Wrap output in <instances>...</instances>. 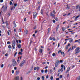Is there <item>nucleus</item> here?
<instances>
[{
	"instance_id": "f257e3e1",
	"label": "nucleus",
	"mask_w": 80,
	"mask_h": 80,
	"mask_svg": "<svg viewBox=\"0 0 80 80\" xmlns=\"http://www.w3.org/2000/svg\"><path fill=\"white\" fill-rule=\"evenodd\" d=\"M79 50H80V48H79L78 47H77L75 50L76 52L75 53V54H77V53H79V52H80Z\"/></svg>"
},
{
	"instance_id": "f03ea898",
	"label": "nucleus",
	"mask_w": 80,
	"mask_h": 80,
	"mask_svg": "<svg viewBox=\"0 0 80 80\" xmlns=\"http://www.w3.org/2000/svg\"><path fill=\"white\" fill-rule=\"evenodd\" d=\"M60 64V61L57 60L55 63V67H58V65Z\"/></svg>"
},
{
	"instance_id": "7ed1b4c3",
	"label": "nucleus",
	"mask_w": 80,
	"mask_h": 80,
	"mask_svg": "<svg viewBox=\"0 0 80 80\" xmlns=\"http://www.w3.org/2000/svg\"><path fill=\"white\" fill-rule=\"evenodd\" d=\"M25 63V60H23L20 64L19 66H20L21 67H22V66L24 65Z\"/></svg>"
},
{
	"instance_id": "20e7f679",
	"label": "nucleus",
	"mask_w": 80,
	"mask_h": 80,
	"mask_svg": "<svg viewBox=\"0 0 80 80\" xmlns=\"http://www.w3.org/2000/svg\"><path fill=\"white\" fill-rule=\"evenodd\" d=\"M15 41H14L12 42V47L13 49H15Z\"/></svg>"
},
{
	"instance_id": "39448f33",
	"label": "nucleus",
	"mask_w": 80,
	"mask_h": 80,
	"mask_svg": "<svg viewBox=\"0 0 80 80\" xmlns=\"http://www.w3.org/2000/svg\"><path fill=\"white\" fill-rule=\"evenodd\" d=\"M33 18H35L36 17H37V13L36 12H34L33 13Z\"/></svg>"
},
{
	"instance_id": "423d86ee",
	"label": "nucleus",
	"mask_w": 80,
	"mask_h": 80,
	"mask_svg": "<svg viewBox=\"0 0 80 80\" xmlns=\"http://www.w3.org/2000/svg\"><path fill=\"white\" fill-rule=\"evenodd\" d=\"M12 65L14 67L17 66V62L16 61H12Z\"/></svg>"
},
{
	"instance_id": "0eeeda50",
	"label": "nucleus",
	"mask_w": 80,
	"mask_h": 80,
	"mask_svg": "<svg viewBox=\"0 0 80 80\" xmlns=\"http://www.w3.org/2000/svg\"><path fill=\"white\" fill-rule=\"evenodd\" d=\"M59 53H61V54L62 55H63V54L64 55V52H62V50H60L58 52V54Z\"/></svg>"
},
{
	"instance_id": "6e6552de",
	"label": "nucleus",
	"mask_w": 80,
	"mask_h": 80,
	"mask_svg": "<svg viewBox=\"0 0 80 80\" xmlns=\"http://www.w3.org/2000/svg\"><path fill=\"white\" fill-rule=\"evenodd\" d=\"M50 16H52V17H55V14H53L52 12L50 13Z\"/></svg>"
},
{
	"instance_id": "1a4fd4ad",
	"label": "nucleus",
	"mask_w": 80,
	"mask_h": 80,
	"mask_svg": "<svg viewBox=\"0 0 80 80\" xmlns=\"http://www.w3.org/2000/svg\"><path fill=\"white\" fill-rule=\"evenodd\" d=\"M17 47L19 48H21V45L19 43L18 44Z\"/></svg>"
},
{
	"instance_id": "9d476101",
	"label": "nucleus",
	"mask_w": 80,
	"mask_h": 80,
	"mask_svg": "<svg viewBox=\"0 0 80 80\" xmlns=\"http://www.w3.org/2000/svg\"><path fill=\"white\" fill-rule=\"evenodd\" d=\"M19 79V77L17 76L15 78V80H18Z\"/></svg>"
},
{
	"instance_id": "9b49d317",
	"label": "nucleus",
	"mask_w": 80,
	"mask_h": 80,
	"mask_svg": "<svg viewBox=\"0 0 80 80\" xmlns=\"http://www.w3.org/2000/svg\"><path fill=\"white\" fill-rule=\"evenodd\" d=\"M41 13L42 15H43V9H42L41 11Z\"/></svg>"
},
{
	"instance_id": "f8f14e48",
	"label": "nucleus",
	"mask_w": 80,
	"mask_h": 80,
	"mask_svg": "<svg viewBox=\"0 0 80 80\" xmlns=\"http://www.w3.org/2000/svg\"><path fill=\"white\" fill-rule=\"evenodd\" d=\"M42 51H43V49H39V52L40 53H42Z\"/></svg>"
},
{
	"instance_id": "ddd939ff",
	"label": "nucleus",
	"mask_w": 80,
	"mask_h": 80,
	"mask_svg": "<svg viewBox=\"0 0 80 80\" xmlns=\"http://www.w3.org/2000/svg\"><path fill=\"white\" fill-rule=\"evenodd\" d=\"M69 42H70V43H72V42H73V39L70 38V40H69Z\"/></svg>"
},
{
	"instance_id": "4468645a",
	"label": "nucleus",
	"mask_w": 80,
	"mask_h": 80,
	"mask_svg": "<svg viewBox=\"0 0 80 80\" xmlns=\"http://www.w3.org/2000/svg\"><path fill=\"white\" fill-rule=\"evenodd\" d=\"M50 28H48V34L49 33H50Z\"/></svg>"
},
{
	"instance_id": "2eb2a0df",
	"label": "nucleus",
	"mask_w": 80,
	"mask_h": 80,
	"mask_svg": "<svg viewBox=\"0 0 80 80\" xmlns=\"http://www.w3.org/2000/svg\"><path fill=\"white\" fill-rule=\"evenodd\" d=\"M59 28V25H58L56 27V30L57 31L58 30V28Z\"/></svg>"
},
{
	"instance_id": "dca6fc26",
	"label": "nucleus",
	"mask_w": 80,
	"mask_h": 80,
	"mask_svg": "<svg viewBox=\"0 0 80 80\" xmlns=\"http://www.w3.org/2000/svg\"><path fill=\"white\" fill-rule=\"evenodd\" d=\"M55 20L56 21H57V22H58V18H55Z\"/></svg>"
},
{
	"instance_id": "f3484780",
	"label": "nucleus",
	"mask_w": 80,
	"mask_h": 80,
	"mask_svg": "<svg viewBox=\"0 0 80 80\" xmlns=\"http://www.w3.org/2000/svg\"><path fill=\"white\" fill-rule=\"evenodd\" d=\"M23 53L22 52H19L18 53V55H22Z\"/></svg>"
},
{
	"instance_id": "a211bd4d",
	"label": "nucleus",
	"mask_w": 80,
	"mask_h": 80,
	"mask_svg": "<svg viewBox=\"0 0 80 80\" xmlns=\"http://www.w3.org/2000/svg\"><path fill=\"white\" fill-rule=\"evenodd\" d=\"M52 13H53L54 15H55V14H56V12H55V10H54L53 11Z\"/></svg>"
},
{
	"instance_id": "6ab92c4d",
	"label": "nucleus",
	"mask_w": 80,
	"mask_h": 80,
	"mask_svg": "<svg viewBox=\"0 0 80 80\" xmlns=\"http://www.w3.org/2000/svg\"><path fill=\"white\" fill-rule=\"evenodd\" d=\"M67 8L68 9H70V7L68 6V5L67 4Z\"/></svg>"
},
{
	"instance_id": "aec40b11",
	"label": "nucleus",
	"mask_w": 80,
	"mask_h": 80,
	"mask_svg": "<svg viewBox=\"0 0 80 80\" xmlns=\"http://www.w3.org/2000/svg\"><path fill=\"white\" fill-rule=\"evenodd\" d=\"M62 31H65V28H63V27L62 28Z\"/></svg>"
},
{
	"instance_id": "412c9836",
	"label": "nucleus",
	"mask_w": 80,
	"mask_h": 80,
	"mask_svg": "<svg viewBox=\"0 0 80 80\" xmlns=\"http://www.w3.org/2000/svg\"><path fill=\"white\" fill-rule=\"evenodd\" d=\"M25 33H26V34H27V33H28V30H26Z\"/></svg>"
},
{
	"instance_id": "4be33fe9",
	"label": "nucleus",
	"mask_w": 80,
	"mask_h": 80,
	"mask_svg": "<svg viewBox=\"0 0 80 80\" xmlns=\"http://www.w3.org/2000/svg\"><path fill=\"white\" fill-rule=\"evenodd\" d=\"M52 40L53 41H55V40H56V39H55V38L54 37H53V38H52Z\"/></svg>"
},
{
	"instance_id": "5701e85b",
	"label": "nucleus",
	"mask_w": 80,
	"mask_h": 80,
	"mask_svg": "<svg viewBox=\"0 0 80 80\" xmlns=\"http://www.w3.org/2000/svg\"><path fill=\"white\" fill-rule=\"evenodd\" d=\"M13 25H14V26L15 27H17V25H16V24H15V22H14L13 23Z\"/></svg>"
},
{
	"instance_id": "b1692460",
	"label": "nucleus",
	"mask_w": 80,
	"mask_h": 80,
	"mask_svg": "<svg viewBox=\"0 0 80 80\" xmlns=\"http://www.w3.org/2000/svg\"><path fill=\"white\" fill-rule=\"evenodd\" d=\"M44 72L45 73H47V72H48V70L47 69H46L45 70Z\"/></svg>"
},
{
	"instance_id": "393cba45",
	"label": "nucleus",
	"mask_w": 80,
	"mask_h": 80,
	"mask_svg": "<svg viewBox=\"0 0 80 80\" xmlns=\"http://www.w3.org/2000/svg\"><path fill=\"white\" fill-rule=\"evenodd\" d=\"M67 49H68V45L66 46V48H65L66 50H67Z\"/></svg>"
},
{
	"instance_id": "a878e982",
	"label": "nucleus",
	"mask_w": 80,
	"mask_h": 80,
	"mask_svg": "<svg viewBox=\"0 0 80 80\" xmlns=\"http://www.w3.org/2000/svg\"><path fill=\"white\" fill-rule=\"evenodd\" d=\"M39 69H40V68H39V67H38L37 68V71L39 70Z\"/></svg>"
},
{
	"instance_id": "bb28decb",
	"label": "nucleus",
	"mask_w": 80,
	"mask_h": 80,
	"mask_svg": "<svg viewBox=\"0 0 80 80\" xmlns=\"http://www.w3.org/2000/svg\"><path fill=\"white\" fill-rule=\"evenodd\" d=\"M61 72H63V69L62 68H61L60 69Z\"/></svg>"
},
{
	"instance_id": "cd10ccee",
	"label": "nucleus",
	"mask_w": 80,
	"mask_h": 80,
	"mask_svg": "<svg viewBox=\"0 0 80 80\" xmlns=\"http://www.w3.org/2000/svg\"><path fill=\"white\" fill-rule=\"evenodd\" d=\"M7 43L8 45L10 44V41H8L7 42Z\"/></svg>"
},
{
	"instance_id": "c85d7f7f",
	"label": "nucleus",
	"mask_w": 80,
	"mask_h": 80,
	"mask_svg": "<svg viewBox=\"0 0 80 80\" xmlns=\"http://www.w3.org/2000/svg\"><path fill=\"white\" fill-rule=\"evenodd\" d=\"M19 71H16V73H17V74L19 73Z\"/></svg>"
},
{
	"instance_id": "c756f323",
	"label": "nucleus",
	"mask_w": 80,
	"mask_h": 80,
	"mask_svg": "<svg viewBox=\"0 0 80 80\" xmlns=\"http://www.w3.org/2000/svg\"><path fill=\"white\" fill-rule=\"evenodd\" d=\"M55 53H53L52 54V56L53 57H55Z\"/></svg>"
},
{
	"instance_id": "7c9ffc66",
	"label": "nucleus",
	"mask_w": 80,
	"mask_h": 80,
	"mask_svg": "<svg viewBox=\"0 0 80 80\" xmlns=\"http://www.w3.org/2000/svg\"><path fill=\"white\" fill-rule=\"evenodd\" d=\"M72 48H70L68 50V52H70V51L71 49Z\"/></svg>"
},
{
	"instance_id": "2f4dec72",
	"label": "nucleus",
	"mask_w": 80,
	"mask_h": 80,
	"mask_svg": "<svg viewBox=\"0 0 80 80\" xmlns=\"http://www.w3.org/2000/svg\"><path fill=\"white\" fill-rule=\"evenodd\" d=\"M22 32V31L21 30V29L20 28L19 29V30L18 31V32Z\"/></svg>"
},
{
	"instance_id": "473e14b6",
	"label": "nucleus",
	"mask_w": 80,
	"mask_h": 80,
	"mask_svg": "<svg viewBox=\"0 0 80 80\" xmlns=\"http://www.w3.org/2000/svg\"><path fill=\"white\" fill-rule=\"evenodd\" d=\"M17 52H16L14 54V57H15L16 56V55H17Z\"/></svg>"
},
{
	"instance_id": "72a5a7b5",
	"label": "nucleus",
	"mask_w": 80,
	"mask_h": 80,
	"mask_svg": "<svg viewBox=\"0 0 80 80\" xmlns=\"http://www.w3.org/2000/svg\"><path fill=\"white\" fill-rule=\"evenodd\" d=\"M17 62L18 63H20V60H19V59L18 60H17Z\"/></svg>"
},
{
	"instance_id": "f704fd0d",
	"label": "nucleus",
	"mask_w": 80,
	"mask_h": 80,
	"mask_svg": "<svg viewBox=\"0 0 80 80\" xmlns=\"http://www.w3.org/2000/svg\"><path fill=\"white\" fill-rule=\"evenodd\" d=\"M18 42H19L20 43H22V42L21 41V40L20 39L18 40Z\"/></svg>"
},
{
	"instance_id": "c9c22d12",
	"label": "nucleus",
	"mask_w": 80,
	"mask_h": 80,
	"mask_svg": "<svg viewBox=\"0 0 80 80\" xmlns=\"http://www.w3.org/2000/svg\"><path fill=\"white\" fill-rule=\"evenodd\" d=\"M50 79L51 80H53V76H52L50 77Z\"/></svg>"
},
{
	"instance_id": "e433bc0d",
	"label": "nucleus",
	"mask_w": 80,
	"mask_h": 80,
	"mask_svg": "<svg viewBox=\"0 0 80 80\" xmlns=\"http://www.w3.org/2000/svg\"><path fill=\"white\" fill-rule=\"evenodd\" d=\"M63 62V61L62 60H60V63H62Z\"/></svg>"
},
{
	"instance_id": "4c0bfd02",
	"label": "nucleus",
	"mask_w": 80,
	"mask_h": 80,
	"mask_svg": "<svg viewBox=\"0 0 80 80\" xmlns=\"http://www.w3.org/2000/svg\"><path fill=\"white\" fill-rule=\"evenodd\" d=\"M70 69V67H68L67 68V70L69 71Z\"/></svg>"
},
{
	"instance_id": "58836bf2",
	"label": "nucleus",
	"mask_w": 80,
	"mask_h": 80,
	"mask_svg": "<svg viewBox=\"0 0 80 80\" xmlns=\"http://www.w3.org/2000/svg\"><path fill=\"white\" fill-rule=\"evenodd\" d=\"M7 15H8V17H10V13H8V14Z\"/></svg>"
},
{
	"instance_id": "ea45409f",
	"label": "nucleus",
	"mask_w": 80,
	"mask_h": 80,
	"mask_svg": "<svg viewBox=\"0 0 80 80\" xmlns=\"http://www.w3.org/2000/svg\"><path fill=\"white\" fill-rule=\"evenodd\" d=\"M37 79L38 80H40V77H38L37 78Z\"/></svg>"
},
{
	"instance_id": "a19ab883",
	"label": "nucleus",
	"mask_w": 80,
	"mask_h": 80,
	"mask_svg": "<svg viewBox=\"0 0 80 80\" xmlns=\"http://www.w3.org/2000/svg\"><path fill=\"white\" fill-rule=\"evenodd\" d=\"M8 54L7 53L5 55V56H6V57H8Z\"/></svg>"
},
{
	"instance_id": "79ce46f5",
	"label": "nucleus",
	"mask_w": 80,
	"mask_h": 80,
	"mask_svg": "<svg viewBox=\"0 0 80 80\" xmlns=\"http://www.w3.org/2000/svg\"><path fill=\"white\" fill-rule=\"evenodd\" d=\"M3 2V0H0V2H1V3H2V2Z\"/></svg>"
},
{
	"instance_id": "37998d69",
	"label": "nucleus",
	"mask_w": 80,
	"mask_h": 80,
	"mask_svg": "<svg viewBox=\"0 0 80 80\" xmlns=\"http://www.w3.org/2000/svg\"><path fill=\"white\" fill-rule=\"evenodd\" d=\"M24 20V22H26V21H27V18H25Z\"/></svg>"
},
{
	"instance_id": "c03bdc74",
	"label": "nucleus",
	"mask_w": 80,
	"mask_h": 80,
	"mask_svg": "<svg viewBox=\"0 0 80 80\" xmlns=\"http://www.w3.org/2000/svg\"><path fill=\"white\" fill-rule=\"evenodd\" d=\"M52 22L53 23H55V20H52Z\"/></svg>"
},
{
	"instance_id": "a18cd8bd",
	"label": "nucleus",
	"mask_w": 80,
	"mask_h": 80,
	"mask_svg": "<svg viewBox=\"0 0 80 80\" xmlns=\"http://www.w3.org/2000/svg\"><path fill=\"white\" fill-rule=\"evenodd\" d=\"M78 7H79L78 5H77L76 6V9H78Z\"/></svg>"
},
{
	"instance_id": "49530a36",
	"label": "nucleus",
	"mask_w": 80,
	"mask_h": 80,
	"mask_svg": "<svg viewBox=\"0 0 80 80\" xmlns=\"http://www.w3.org/2000/svg\"><path fill=\"white\" fill-rule=\"evenodd\" d=\"M3 64H2L1 66V68H3Z\"/></svg>"
},
{
	"instance_id": "de8ad7c7",
	"label": "nucleus",
	"mask_w": 80,
	"mask_h": 80,
	"mask_svg": "<svg viewBox=\"0 0 80 80\" xmlns=\"http://www.w3.org/2000/svg\"><path fill=\"white\" fill-rule=\"evenodd\" d=\"M12 1H10V5H12Z\"/></svg>"
},
{
	"instance_id": "09e8293b",
	"label": "nucleus",
	"mask_w": 80,
	"mask_h": 80,
	"mask_svg": "<svg viewBox=\"0 0 80 80\" xmlns=\"http://www.w3.org/2000/svg\"><path fill=\"white\" fill-rule=\"evenodd\" d=\"M6 26H7V28H8V22H7L6 23Z\"/></svg>"
},
{
	"instance_id": "8fccbe9b",
	"label": "nucleus",
	"mask_w": 80,
	"mask_h": 80,
	"mask_svg": "<svg viewBox=\"0 0 80 80\" xmlns=\"http://www.w3.org/2000/svg\"><path fill=\"white\" fill-rule=\"evenodd\" d=\"M43 72H44V70H41V72L43 73Z\"/></svg>"
},
{
	"instance_id": "3c124183",
	"label": "nucleus",
	"mask_w": 80,
	"mask_h": 80,
	"mask_svg": "<svg viewBox=\"0 0 80 80\" xmlns=\"http://www.w3.org/2000/svg\"><path fill=\"white\" fill-rule=\"evenodd\" d=\"M49 39L50 40H52V39L53 38H52L51 37Z\"/></svg>"
},
{
	"instance_id": "603ef678",
	"label": "nucleus",
	"mask_w": 80,
	"mask_h": 80,
	"mask_svg": "<svg viewBox=\"0 0 80 80\" xmlns=\"http://www.w3.org/2000/svg\"><path fill=\"white\" fill-rule=\"evenodd\" d=\"M40 7L38 6V10H40Z\"/></svg>"
},
{
	"instance_id": "864d4df0",
	"label": "nucleus",
	"mask_w": 80,
	"mask_h": 80,
	"mask_svg": "<svg viewBox=\"0 0 80 80\" xmlns=\"http://www.w3.org/2000/svg\"><path fill=\"white\" fill-rule=\"evenodd\" d=\"M8 48H9V49L11 48V46H10V45H9V46H8Z\"/></svg>"
},
{
	"instance_id": "5fc2aeb1",
	"label": "nucleus",
	"mask_w": 80,
	"mask_h": 80,
	"mask_svg": "<svg viewBox=\"0 0 80 80\" xmlns=\"http://www.w3.org/2000/svg\"><path fill=\"white\" fill-rule=\"evenodd\" d=\"M60 78H62V75H61L59 77Z\"/></svg>"
},
{
	"instance_id": "6e6d98bb",
	"label": "nucleus",
	"mask_w": 80,
	"mask_h": 80,
	"mask_svg": "<svg viewBox=\"0 0 80 80\" xmlns=\"http://www.w3.org/2000/svg\"><path fill=\"white\" fill-rule=\"evenodd\" d=\"M32 43V41L30 40V44H31Z\"/></svg>"
},
{
	"instance_id": "4d7b16f0",
	"label": "nucleus",
	"mask_w": 80,
	"mask_h": 80,
	"mask_svg": "<svg viewBox=\"0 0 80 80\" xmlns=\"http://www.w3.org/2000/svg\"><path fill=\"white\" fill-rule=\"evenodd\" d=\"M46 78H47H47H48V76L47 75L46 76Z\"/></svg>"
},
{
	"instance_id": "13d9d810",
	"label": "nucleus",
	"mask_w": 80,
	"mask_h": 80,
	"mask_svg": "<svg viewBox=\"0 0 80 80\" xmlns=\"http://www.w3.org/2000/svg\"><path fill=\"white\" fill-rule=\"evenodd\" d=\"M12 73H14V70H12Z\"/></svg>"
},
{
	"instance_id": "bf43d9fd",
	"label": "nucleus",
	"mask_w": 80,
	"mask_h": 80,
	"mask_svg": "<svg viewBox=\"0 0 80 80\" xmlns=\"http://www.w3.org/2000/svg\"><path fill=\"white\" fill-rule=\"evenodd\" d=\"M68 47H70V43H68Z\"/></svg>"
},
{
	"instance_id": "052dcab7",
	"label": "nucleus",
	"mask_w": 80,
	"mask_h": 80,
	"mask_svg": "<svg viewBox=\"0 0 80 80\" xmlns=\"http://www.w3.org/2000/svg\"><path fill=\"white\" fill-rule=\"evenodd\" d=\"M37 70V67H34V70Z\"/></svg>"
},
{
	"instance_id": "680f3d73",
	"label": "nucleus",
	"mask_w": 80,
	"mask_h": 80,
	"mask_svg": "<svg viewBox=\"0 0 80 80\" xmlns=\"http://www.w3.org/2000/svg\"><path fill=\"white\" fill-rule=\"evenodd\" d=\"M63 67H64L63 65L62 64V65H61V67H62V68H63Z\"/></svg>"
},
{
	"instance_id": "e2e57ef3",
	"label": "nucleus",
	"mask_w": 80,
	"mask_h": 80,
	"mask_svg": "<svg viewBox=\"0 0 80 80\" xmlns=\"http://www.w3.org/2000/svg\"><path fill=\"white\" fill-rule=\"evenodd\" d=\"M21 80H23V78L22 77H21Z\"/></svg>"
},
{
	"instance_id": "0e129e2a",
	"label": "nucleus",
	"mask_w": 80,
	"mask_h": 80,
	"mask_svg": "<svg viewBox=\"0 0 80 80\" xmlns=\"http://www.w3.org/2000/svg\"><path fill=\"white\" fill-rule=\"evenodd\" d=\"M17 4H14L15 7H17Z\"/></svg>"
},
{
	"instance_id": "69168bd1",
	"label": "nucleus",
	"mask_w": 80,
	"mask_h": 80,
	"mask_svg": "<svg viewBox=\"0 0 80 80\" xmlns=\"http://www.w3.org/2000/svg\"><path fill=\"white\" fill-rule=\"evenodd\" d=\"M78 43H80V39H79L78 40Z\"/></svg>"
},
{
	"instance_id": "338daca9",
	"label": "nucleus",
	"mask_w": 80,
	"mask_h": 80,
	"mask_svg": "<svg viewBox=\"0 0 80 80\" xmlns=\"http://www.w3.org/2000/svg\"><path fill=\"white\" fill-rule=\"evenodd\" d=\"M56 80H59V78H57L56 79Z\"/></svg>"
},
{
	"instance_id": "774afa93",
	"label": "nucleus",
	"mask_w": 80,
	"mask_h": 80,
	"mask_svg": "<svg viewBox=\"0 0 80 80\" xmlns=\"http://www.w3.org/2000/svg\"><path fill=\"white\" fill-rule=\"evenodd\" d=\"M78 79H79V80H80V76L78 77Z\"/></svg>"
}]
</instances>
